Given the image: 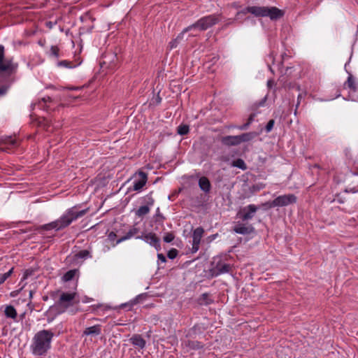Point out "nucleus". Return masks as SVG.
Segmentation results:
<instances>
[{
	"label": "nucleus",
	"instance_id": "4",
	"mask_svg": "<svg viewBox=\"0 0 358 358\" xmlns=\"http://www.w3.org/2000/svg\"><path fill=\"white\" fill-rule=\"evenodd\" d=\"M222 20V15L214 13L203 16L192 24L183 29V32L191 31H203L217 24Z\"/></svg>",
	"mask_w": 358,
	"mask_h": 358
},
{
	"label": "nucleus",
	"instance_id": "15",
	"mask_svg": "<svg viewBox=\"0 0 358 358\" xmlns=\"http://www.w3.org/2000/svg\"><path fill=\"white\" fill-rule=\"evenodd\" d=\"M52 102L53 99L50 96H48L43 97L38 103H34V106L36 107L37 106L40 109L48 111L51 110V107L50 105H48V103H52Z\"/></svg>",
	"mask_w": 358,
	"mask_h": 358
},
{
	"label": "nucleus",
	"instance_id": "40",
	"mask_svg": "<svg viewBox=\"0 0 358 358\" xmlns=\"http://www.w3.org/2000/svg\"><path fill=\"white\" fill-rule=\"evenodd\" d=\"M34 271L32 268L26 269L23 273L22 280H24L27 279L29 276H31L34 274Z\"/></svg>",
	"mask_w": 358,
	"mask_h": 358
},
{
	"label": "nucleus",
	"instance_id": "22",
	"mask_svg": "<svg viewBox=\"0 0 358 358\" xmlns=\"http://www.w3.org/2000/svg\"><path fill=\"white\" fill-rule=\"evenodd\" d=\"M4 314L6 317L11 318L14 320H16L17 316V313L15 308H14V306L11 305H8L6 306L4 310Z\"/></svg>",
	"mask_w": 358,
	"mask_h": 358
},
{
	"label": "nucleus",
	"instance_id": "30",
	"mask_svg": "<svg viewBox=\"0 0 358 358\" xmlns=\"http://www.w3.org/2000/svg\"><path fill=\"white\" fill-rule=\"evenodd\" d=\"M145 297V294H139L135 299L131 301L129 303H124L121 305V307L124 308L126 306H129V308H131L134 305L137 304L140 300L144 299Z\"/></svg>",
	"mask_w": 358,
	"mask_h": 358
},
{
	"label": "nucleus",
	"instance_id": "50",
	"mask_svg": "<svg viewBox=\"0 0 358 358\" xmlns=\"http://www.w3.org/2000/svg\"><path fill=\"white\" fill-rule=\"evenodd\" d=\"M268 57L273 62L274 61V55L273 53H271L269 55H268Z\"/></svg>",
	"mask_w": 358,
	"mask_h": 358
},
{
	"label": "nucleus",
	"instance_id": "44",
	"mask_svg": "<svg viewBox=\"0 0 358 358\" xmlns=\"http://www.w3.org/2000/svg\"><path fill=\"white\" fill-rule=\"evenodd\" d=\"M116 234L113 231L109 233L108 238L110 241H113L116 238Z\"/></svg>",
	"mask_w": 358,
	"mask_h": 358
},
{
	"label": "nucleus",
	"instance_id": "54",
	"mask_svg": "<svg viewBox=\"0 0 358 358\" xmlns=\"http://www.w3.org/2000/svg\"><path fill=\"white\" fill-rule=\"evenodd\" d=\"M158 216L162 217V219H164V217H163V215H160V214H158Z\"/></svg>",
	"mask_w": 358,
	"mask_h": 358
},
{
	"label": "nucleus",
	"instance_id": "12",
	"mask_svg": "<svg viewBox=\"0 0 358 358\" xmlns=\"http://www.w3.org/2000/svg\"><path fill=\"white\" fill-rule=\"evenodd\" d=\"M139 178L135 179L133 182L132 189L134 191H140L145 185L148 180L147 174L143 171H140L138 173Z\"/></svg>",
	"mask_w": 358,
	"mask_h": 358
},
{
	"label": "nucleus",
	"instance_id": "53",
	"mask_svg": "<svg viewBox=\"0 0 358 358\" xmlns=\"http://www.w3.org/2000/svg\"><path fill=\"white\" fill-rule=\"evenodd\" d=\"M272 84H273V81L272 80H268V83H267V85H268V87H271Z\"/></svg>",
	"mask_w": 358,
	"mask_h": 358
},
{
	"label": "nucleus",
	"instance_id": "6",
	"mask_svg": "<svg viewBox=\"0 0 358 358\" xmlns=\"http://www.w3.org/2000/svg\"><path fill=\"white\" fill-rule=\"evenodd\" d=\"M17 67L13 62V58H5V50L3 45H0V72H12Z\"/></svg>",
	"mask_w": 358,
	"mask_h": 358
},
{
	"label": "nucleus",
	"instance_id": "27",
	"mask_svg": "<svg viewBox=\"0 0 358 358\" xmlns=\"http://www.w3.org/2000/svg\"><path fill=\"white\" fill-rule=\"evenodd\" d=\"M231 165L233 167L238 168V169H241L243 171L246 170L247 168H248L246 164L244 162V160L241 159V158H238V159H236L232 161Z\"/></svg>",
	"mask_w": 358,
	"mask_h": 358
},
{
	"label": "nucleus",
	"instance_id": "43",
	"mask_svg": "<svg viewBox=\"0 0 358 358\" xmlns=\"http://www.w3.org/2000/svg\"><path fill=\"white\" fill-rule=\"evenodd\" d=\"M157 258H158V260L162 263H165L166 262V257L162 253L157 254Z\"/></svg>",
	"mask_w": 358,
	"mask_h": 358
},
{
	"label": "nucleus",
	"instance_id": "24",
	"mask_svg": "<svg viewBox=\"0 0 358 358\" xmlns=\"http://www.w3.org/2000/svg\"><path fill=\"white\" fill-rule=\"evenodd\" d=\"M213 300L210 298V295L208 293L202 294L198 299V303L202 306H207L211 304Z\"/></svg>",
	"mask_w": 358,
	"mask_h": 358
},
{
	"label": "nucleus",
	"instance_id": "3",
	"mask_svg": "<svg viewBox=\"0 0 358 358\" xmlns=\"http://www.w3.org/2000/svg\"><path fill=\"white\" fill-rule=\"evenodd\" d=\"M54 335L51 330L43 329L38 331L34 335L30 346L32 354L36 356L45 355L51 348Z\"/></svg>",
	"mask_w": 358,
	"mask_h": 358
},
{
	"label": "nucleus",
	"instance_id": "2",
	"mask_svg": "<svg viewBox=\"0 0 358 358\" xmlns=\"http://www.w3.org/2000/svg\"><path fill=\"white\" fill-rule=\"evenodd\" d=\"M87 212V209L78 210L76 206L67 209L65 213L57 220L44 224L41 228L48 231L55 229L59 231L69 227L73 221L84 216Z\"/></svg>",
	"mask_w": 358,
	"mask_h": 358
},
{
	"label": "nucleus",
	"instance_id": "32",
	"mask_svg": "<svg viewBox=\"0 0 358 358\" xmlns=\"http://www.w3.org/2000/svg\"><path fill=\"white\" fill-rule=\"evenodd\" d=\"M177 131L178 134L181 136L186 135L189 131V126L186 124H180L178 127Z\"/></svg>",
	"mask_w": 358,
	"mask_h": 358
},
{
	"label": "nucleus",
	"instance_id": "60",
	"mask_svg": "<svg viewBox=\"0 0 358 358\" xmlns=\"http://www.w3.org/2000/svg\"><path fill=\"white\" fill-rule=\"evenodd\" d=\"M289 68H288V67L286 69V72H285V73H287V72L288 71V70H289Z\"/></svg>",
	"mask_w": 358,
	"mask_h": 358
},
{
	"label": "nucleus",
	"instance_id": "18",
	"mask_svg": "<svg viewBox=\"0 0 358 358\" xmlns=\"http://www.w3.org/2000/svg\"><path fill=\"white\" fill-rule=\"evenodd\" d=\"M199 186L205 193H209L211 189V184L209 179L206 176H202L199 180Z\"/></svg>",
	"mask_w": 358,
	"mask_h": 358
},
{
	"label": "nucleus",
	"instance_id": "8",
	"mask_svg": "<svg viewBox=\"0 0 358 358\" xmlns=\"http://www.w3.org/2000/svg\"><path fill=\"white\" fill-rule=\"evenodd\" d=\"M296 201L297 198L294 194H284L276 197L273 204L276 206V207H283L295 203Z\"/></svg>",
	"mask_w": 358,
	"mask_h": 358
},
{
	"label": "nucleus",
	"instance_id": "36",
	"mask_svg": "<svg viewBox=\"0 0 358 358\" xmlns=\"http://www.w3.org/2000/svg\"><path fill=\"white\" fill-rule=\"evenodd\" d=\"M14 268H11L8 272L0 274V285L3 284L13 273Z\"/></svg>",
	"mask_w": 358,
	"mask_h": 358
},
{
	"label": "nucleus",
	"instance_id": "57",
	"mask_svg": "<svg viewBox=\"0 0 358 358\" xmlns=\"http://www.w3.org/2000/svg\"><path fill=\"white\" fill-rule=\"evenodd\" d=\"M158 216L162 217V219H164V217H163V215H160V214H158Z\"/></svg>",
	"mask_w": 358,
	"mask_h": 358
},
{
	"label": "nucleus",
	"instance_id": "42",
	"mask_svg": "<svg viewBox=\"0 0 358 358\" xmlns=\"http://www.w3.org/2000/svg\"><path fill=\"white\" fill-rule=\"evenodd\" d=\"M274 203V199L272 201H266L264 203H262V206H264L266 208H272L276 207V206H274L273 203Z\"/></svg>",
	"mask_w": 358,
	"mask_h": 358
},
{
	"label": "nucleus",
	"instance_id": "49",
	"mask_svg": "<svg viewBox=\"0 0 358 358\" xmlns=\"http://www.w3.org/2000/svg\"><path fill=\"white\" fill-rule=\"evenodd\" d=\"M301 96H302V95L301 94L298 95V98H297L298 101H297V103H296V108L299 106V105L300 103V101L299 100L301 99Z\"/></svg>",
	"mask_w": 358,
	"mask_h": 358
},
{
	"label": "nucleus",
	"instance_id": "56",
	"mask_svg": "<svg viewBox=\"0 0 358 358\" xmlns=\"http://www.w3.org/2000/svg\"><path fill=\"white\" fill-rule=\"evenodd\" d=\"M158 216L162 217V219H164V217H163V215H160V214H158Z\"/></svg>",
	"mask_w": 358,
	"mask_h": 358
},
{
	"label": "nucleus",
	"instance_id": "58",
	"mask_svg": "<svg viewBox=\"0 0 358 358\" xmlns=\"http://www.w3.org/2000/svg\"><path fill=\"white\" fill-rule=\"evenodd\" d=\"M99 311L102 312L103 313V308H99Z\"/></svg>",
	"mask_w": 358,
	"mask_h": 358
},
{
	"label": "nucleus",
	"instance_id": "55",
	"mask_svg": "<svg viewBox=\"0 0 358 358\" xmlns=\"http://www.w3.org/2000/svg\"><path fill=\"white\" fill-rule=\"evenodd\" d=\"M158 216L162 217V219H164V217H163V215H160V214H158Z\"/></svg>",
	"mask_w": 358,
	"mask_h": 358
},
{
	"label": "nucleus",
	"instance_id": "14",
	"mask_svg": "<svg viewBox=\"0 0 358 358\" xmlns=\"http://www.w3.org/2000/svg\"><path fill=\"white\" fill-rule=\"evenodd\" d=\"M234 231L238 234L247 235L253 232L254 227L252 225L246 226L243 224L238 223L234 226Z\"/></svg>",
	"mask_w": 358,
	"mask_h": 358
},
{
	"label": "nucleus",
	"instance_id": "63",
	"mask_svg": "<svg viewBox=\"0 0 358 358\" xmlns=\"http://www.w3.org/2000/svg\"><path fill=\"white\" fill-rule=\"evenodd\" d=\"M357 169H358V167H357Z\"/></svg>",
	"mask_w": 358,
	"mask_h": 358
},
{
	"label": "nucleus",
	"instance_id": "34",
	"mask_svg": "<svg viewBox=\"0 0 358 358\" xmlns=\"http://www.w3.org/2000/svg\"><path fill=\"white\" fill-rule=\"evenodd\" d=\"M58 66L72 69L76 66V65L73 64L72 62L68 60H62L58 62Z\"/></svg>",
	"mask_w": 358,
	"mask_h": 358
},
{
	"label": "nucleus",
	"instance_id": "17",
	"mask_svg": "<svg viewBox=\"0 0 358 358\" xmlns=\"http://www.w3.org/2000/svg\"><path fill=\"white\" fill-rule=\"evenodd\" d=\"M138 232H139L138 228L132 227L131 228L129 229V230L127 232V234L124 236H123L122 237L120 238L119 239H117L116 241V243H115V244H114V245H116L124 241L129 240L134 236L136 237Z\"/></svg>",
	"mask_w": 358,
	"mask_h": 358
},
{
	"label": "nucleus",
	"instance_id": "48",
	"mask_svg": "<svg viewBox=\"0 0 358 358\" xmlns=\"http://www.w3.org/2000/svg\"><path fill=\"white\" fill-rule=\"evenodd\" d=\"M349 192H352V193L358 192V187H355L350 188Z\"/></svg>",
	"mask_w": 358,
	"mask_h": 358
},
{
	"label": "nucleus",
	"instance_id": "61",
	"mask_svg": "<svg viewBox=\"0 0 358 358\" xmlns=\"http://www.w3.org/2000/svg\"><path fill=\"white\" fill-rule=\"evenodd\" d=\"M297 90H300V87L299 86H297Z\"/></svg>",
	"mask_w": 358,
	"mask_h": 358
},
{
	"label": "nucleus",
	"instance_id": "38",
	"mask_svg": "<svg viewBox=\"0 0 358 358\" xmlns=\"http://www.w3.org/2000/svg\"><path fill=\"white\" fill-rule=\"evenodd\" d=\"M178 253V252L176 249L172 248L170 250H169V252L167 253V256L169 259H173L177 257Z\"/></svg>",
	"mask_w": 358,
	"mask_h": 358
},
{
	"label": "nucleus",
	"instance_id": "47",
	"mask_svg": "<svg viewBox=\"0 0 358 358\" xmlns=\"http://www.w3.org/2000/svg\"><path fill=\"white\" fill-rule=\"evenodd\" d=\"M38 44L41 45V47H44L45 44V39H41L38 41Z\"/></svg>",
	"mask_w": 358,
	"mask_h": 358
},
{
	"label": "nucleus",
	"instance_id": "33",
	"mask_svg": "<svg viewBox=\"0 0 358 358\" xmlns=\"http://www.w3.org/2000/svg\"><path fill=\"white\" fill-rule=\"evenodd\" d=\"M150 212V208L147 206H141L136 211V215L141 217L147 215Z\"/></svg>",
	"mask_w": 358,
	"mask_h": 358
},
{
	"label": "nucleus",
	"instance_id": "25",
	"mask_svg": "<svg viewBox=\"0 0 358 358\" xmlns=\"http://www.w3.org/2000/svg\"><path fill=\"white\" fill-rule=\"evenodd\" d=\"M88 258H92L91 252L88 250H80L74 255L75 259H87Z\"/></svg>",
	"mask_w": 358,
	"mask_h": 358
},
{
	"label": "nucleus",
	"instance_id": "16",
	"mask_svg": "<svg viewBox=\"0 0 358 358\" xmlns=\"http://www.w3.org/2000/svg\"><path fill=\"white\" fill-rule=\"evenodd\" d=\"M129 341L134 346L139 349H143L146 344L145 339L140 334L133 335Z\"/></svg>",
	"mask_w": 358,
	"mask_h": 358
},
{
	"label": "nucleus",
	"instance_id": "62",
	"mask_svg": "<svg viewBox=\"0 0 358 358\" xmlns=\"http://www.w3.org/2000/svg\"><path fill=\"white\" fill-rule=\"evenodd\" d=\"M243 15H240V16H239V19H240V18H242V16H243Z\"/></svg>",
	"mask_w": 358,
	"mask_h": 358
},
{
	"label": "nucleus",
	"instance_id": "28",
	"mask_svg": "<svg viewBox=\"0 0 358 358\" xmlns=\"http://www.w3.org/2000/svg\"><path fill=\"white\" fill-rule=\"evenodd\" d=\"M92 311L94 313H98L99 312V308H103V313H104L106 311L110 309V307L107 305L99 303V304H94L90 306Z\"/></svg>",
	"mask_w": 358,
	"mask_h": 358
},
{
	"label": "nucleus",
	"instance_id": "26",
	"mask_svg": "<svg viewBox=\"0 0 358 358\" xmlns=\"http://www.w3.org/2000/svg\"><path fill=\"white\" fill-rule=\"evenodd\" d=\"M345 85L352 90L353 92H356L357 90V85L355 80V78L352 76L350 75L348 78L347 81L345 82Z\"/></svg>",
	"mask_w": 358,
	"mask_h": 358
},
{
	"label": "nucleus",
	"instance_id": "52",
	"mask_svg": "<svg viewBox=\"0 0 358 358\" xmlns=\"http://www.w3.org/2000/svg\"><path fill=\"white\" fill-rule=\"evenodd\" d=\"M33 294H34V291L31 290L29 292V298L31 299L33 297Z\"/></svg>",
	"mask_w": 358,
	"mask_h": 358
},
{
	"label": "nucleus",
	"instance_id": "59",
	"mask_svg": "<svg viewBox=\"0 0 358 358\" xmlns=\"http://www.w3.org/2000/svg\"><path fill=\"white\" fill-rule=\"evenodd\" d=\"M268 68H269L270 71H272V69L270 65H268Z\"/></svg>",
	"mask_w": 358,
	"mask_h": 358
},
{
	"label": "nucleus",
	"instance_id": "31",
	"mask_svg": "<svg viewBox=\"0 0 358 358\" xmlns=\"http://www.w3.org/2000/svg\"><path fill=\"white\" fill-rule=\"evenodd\" d=\"M185 32H183V31L173 40H172L169 45L171 49L176 48L178 46V44L180 41H181L183 38V35Z\"/></svg>",
	"mask_w": 358,
	"mask_h": 358
},
{
	"label": "nucleus",
	"instance_id": "7",
	"mask_svg": "<svg viewBox=\"0 0 358 358\" xmlns=\"http://www.w3.org/2000/svg\"><path fill=\"white\" fill-rule=\"evenodd\" d=\"M137 239L143 240L145 242L154 247L157 251L161 250L160 239L152 232L143 234L136 237Z\"/></svg>",
	"mask_w": 358,
	"mask_h": 358
},
{
	"label": "nucleus",
	"instance_id": "45",
	"mask_svg": "<svg viewBox=\"0 0 358 358\" xmlns=\"http://www.w3.org/2000/svg\"><path fill=\"white\" fill-rule=\"evenodd\" d=\"M56 22H52L51 21H48V22H45V26L49 28L50 29H52L53 27L56 24Z\"/></svg>",
	"mask_w": 358,
	"mask_h": 358
},
{
	"label": "nucleus",
	"instance_id": "19",
	"mask_svg": "<svg viewBox=\"0 0 358 358\" xmlns=\"http://www.w3.org/2000/svg\"><path fill=\"white\" fill-rule=\"evenodd\" d=\"M222 143L228 146H234L239 145L237 136H226L222 137Z\"/></svg>",
	"mask_w": 358,
	"mask_h": 358
},
{
	"label": "nucleus",
	"instance_id": "29",
	"mask_svg": "<svg viewBox=\"0 0 358 358\" xmlns=\"http://www.w3.org/2000/svg\"><path fill=\"white\" fill-rule=\"evenodd\" d=\"M255 116H256V113L250 114V115L249 116V117L248 119L247 122L241 126L237 127L236 128H238L239 130H246L249 127V126L252 124V122H253Z\"/></svg>",
	"mask_w": 358,
	"mask_h": 358
},
{
	"label": "nucleus",
	"instance_id": "37",
	"mask_svg": "<svg viewBox=\"0 0 358 358\" xmlns=\"http://www.w3.org/2000/svg\"><path fill=\"white\" fill-rule=\"evenodd\" d=\"M174 238L175 236L172 232H168L164 235L163 240L166 243H171L173 241Z\"/></svg>",
	"mask_w": 358,
	"mask_h": 358
},
{
	"label": "nucleus",
	"instance_id": "11",
	"mask_svg": "<svg viewBox=\"0 0 358 358\" xmlns=\"http://www.w3.org/2000/svg\"><path fill=\"white\" fill-rule=\"evenodd\" d=\"M213 264H215V266L213 267L212 271L213 273V275L215 276L228 273L231 269L230 265L222 262L220 258H219L218 260L215 259Z\"/></svg>",
	"mask_w": 358,
	"mask_h": 358
},
{
	"label": "nucleus",
	"instance_id": "41",
	"mask_svg": "<svg viewBox=\"0 0 358 358\" xmlns=\"http://www.w3.org/2000/svg\"><path fill=\"white\" fill-rule=\"evenodd\" d=\"M274 123H275L274 120H270L268 122V123H267V124H266V126L265 127V130H266V132L268 133V132H270L272 130V129H273V127L274 126Z\"/></svg>",
	"mask_w": 358,
	"mask_h": 358
},
{
	"label": "nucleus",
	"instance_id": "5",
	"mask_svg": "<svg viewBox=\"0 0 358 358\" xmlns=\"http://www.w3.org/2000/svg\"><path fill=\"white\" fill-rule=\"evenodd\" d=\"M76 296V292H63L56 303L58 312L60 313H64L68 308L72 306Z\"/></svg>",
	"mask_w": 358,
	"mask_h": 358
},
{
	"label": "nucleus",
	"instance_id": "1",
	"mask_svg": "<svg viewBox=\"0 0 358 358\" xmlns=\"http://www.w3.org/2000/svg\"><path fill=\"white\" fill-rule=\"evenodd\" d=\"M247 13H251L257 17H268L271 20H277L284 16L285 12L282 10H280L274 6H248L244 9L237 12L235 18H227L224 20L220 29L224 30L227 29L229 26L234 24L236 20H239L240 15H246Z\"/></svg>",
	"mask_w": 358,
	"mask_h": 358
},
{
	"label": "nucleus",
	"instance_id": "39",
	"mask_svg": "<svg viewBox=\"0 0 358 358\" xmlns=\"http://www.w3.org/2000/svg\"><path fill=\"white\" fill-rule=\"evenodd\" d=\"M59 49L57 46H56V45L51 46V48H50L51 55L57 58L59 56Z\"/></svg>",
	"mask_w": 358,
	"mask_h": 358
},
{
	"label": "nucleus",
	"instance_id": "13",
	"mask_svg": "<svg viewBox=\"0 0 358 358\" xmlns=\"http://www.w3.org/2000/svg\"><path fill=\"white\" fill-rule=\"evenodd\" d=\"M102 326L101 324H95L85 329L83 332V336H97L101 334Z\"/></svg>",
	"mask_w": 358,
	"mask_h": 358
},
{
	"label": "nucleus",
	"instance_id": "46",
	"mask_svg": "<svg viewBox=\"0 0 358 358\" xmlns=\"http://www.w3.org/2000/svg\"><path fill=\"white\" fill-rule=\"evenodd\" d=\"M7 91V87L5 86H2L0 87V96H2L6 94Z\"/></svg>",
	"mask_w": 358,
	"mask_h": 358
},
{
	"label": "nucleus",
	"instance_id": "35",
	"mask_svg": "<svg viewBox=\"0 0 358 358\" xmlns=\"http://www.w3.org/2000/svg\"><path fill=\"white\" fill-rule=\"evenodd\" d=\"M76 273V270H69L64 275L63 280L64 281H70L74 278Z\"/></svg>",
	"mask_w": 358,
	"mask_h": 358
},
{
	"label": "nucleus",
	"instance_id": "20",
	"mask_svg": "<svg viewBox=\"0 0 358 358\" xmlns=\"http://www.w3.org/2000/svg\"><path fill=\"white\" fill-rule=\"evenodd\" d=\"M4 147L3 149L11 150L18 145V142L16 138L12 136H8L3 140Z\"/></svg>",
	"mask_w": 358,
	"mask_h": 358
},
{
	"label": "nucleus",
	"instance_id": "9",
	"mask_svg": "<svg viewBox=\"0 0 358 358\" xmlns=\"http://www.w3.org/2000/svg\"><path fill=\"white\" fill-rule=\"evenodd\" d=\"M258 210V207L255 204H250L243 208H242L237 214V216L242 220V221H248L251 220L256 212Z\"/></svg>",
	"mask_w": 358,
	"mask_h": 358
},
{
	"label": "nucleus",
	"instance_id": "10",
	"mask_svg": "<svg viewBox=\"0 0 358 358\" xmlns=\"http://www.w3.org/2000/svg\"><path fill=\"white\" fill-rule=\"evenodd\" d=\"M204 229L201 227L196 228L192 233V247L191 251L192 253L196 252L199 250L201 240L203 236Z\"/></svg>",
	"mask_w": 358,
	"mask_h": 358
},
{
	"label": "nucleus",
	"instance_id": "51",
	"mask_svg": "<svg viewBox=\"0 0 358 358\" xmlns=\"http://www.w3.org/2000/svg\"><path fill=\"white\" fill-rule=\"evenodd\" d=\"M232 7H234L235 8H238L239 7V6L236 3H232Z\"/></svg>",
	"mask_w": 358,
	"mask_h": 358
},
{
	"label": "nucleus",
	"instance_id": "21",
	"mask_svg": "<svg viewBox=\"0 0 358 358\" xmlns=\"http://www.w3.org/2000/svg\"><path fill=\"white\" fill-rule=\"evenodd\" d=\"M185 346L189 350H199L203 348V345L198 341L187 340L184 343Z\"/></svg>",
	"mask_w": 358,
	"mask_h": 358
},
{
	"label": "nucleus",
	"instance_id": "23",
	"mask_svg": "<svg viewBox=\"0 0 358 358\" xmlns=\"http://www.w3.org/2000/svg\"><path fill=\"white\" fill-rule=\"evenodd\" d=\"M257 136L255 132L244 133L241 135H238L239 144L243 142H248L252 140Z\"/></svg>",
	"mask_w": 358,
	"mask_h": 358
}]
</instances>
